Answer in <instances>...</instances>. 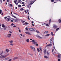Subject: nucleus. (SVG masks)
<instances>
[{
    "instance_id": "obj_1",
    "label": "nucleus",
    "mask_w": 61,
    "mask_h": 61,
    "mask_svg": "<svg viewBox=\"0 0 61 61\" xmlns=\"http://www.w3.org/2000/svg\"><path fill=\"white\" fill-rule=\"evenodd\" d=\"M9 56V54H7V55L4 56V55H2L0 56V59H1V58H5V57H6L7 56Z\"/></svg>"
},
{
    "instance_id": "obj_2",
    "label": "nucleus",
    "mask_w": 61,
    "mask_h": 61,
    "mask_svg": "<svg viewBox=\"0 0 61 61\" xmlns=\"http://www.w3.org/2000/svg\"><path fill=\"white\" fill-rule=\"evenodd\" d=\"M30 42H33V43H32L33 45L34 44V45H36L37 44V42H35V41L34 40H33L32 41H30Z\"/></svg>"
},
{
    "instance_id": "obj_3",
    "label": "nucleus",
    "mask_w": 61,
    "mask_h": 61,
    "mask_svg": "<svg viewBox=\"0 0 61 61\" xmlns=\"http://www.w3.org/2000/svg\"><path fill=\"white\" fill-rule=\"evenodd\" d=\"M29 30L32 31H36V30L35 28H30V29H29Z\"/></svg>"
},
{
    "instance_id": "obj_4",
    "label": "nucleus",
    "mask_w": 61,
    "mask_h": 61,
    "mask_svg": "<svg viewBox=\"0 0 61 61\" xmlns=\"http://www.w3.org/2000/svg\"><path fill=\"white\" fill-rule=\"evenodd\" d=\"M30 47L31 48L32 50H33V51H35V47L31 46Z\"/></svg>"
},
{
    "instance_id": "obj_5",
    "label": "nucleus",
    "mask_w": 61,
    "mask_h": 61,
    "mask_svg": "<svg viewBox=\"0 0 61 61\" xmlns=\"http://www.w3.org/2000/svg\"><path fill=\"white\" fill-rule=\"evenodd\" d=\"M11 34H8L7 35L6 37L7 38H10L11 37Z\"/></svg>"
},
{
    "instance_id": "obj_6",
    "label": "nucleus",
    "mask_w": 61,
    "mask_h": 61,
    "mask_svg": "<svg viewBox=\"0 0 61 61\" xmlns=\"http://www.w3.org/2000/svg\"><path fill=\"white\" fill-rule=\"evenodd\" d=\"M36 0H35L34 1L33 3V1H31L30 2V4L29 5H32L33 4V3H34V2H35V1Z\"/></svg>"
},
{
    "instance_id": "obj_7",
    "label": "nucleus",
    "mask_w": 61,
    "mask_h": 61,
    "mask_svg": "<svg viewBox=\"0 0 61 61\" xmlns=\"http://www.w3.org/2000/svg\"><path fill=\"white\" fill-rule=\"evenodd\" d=\"M13 20H14V21L15 22H17L18 21H19V20L18 19H17L16 20H15L14 19H13Z\"/></svg>"
},
{
    "instance_id": "obj_8",
    "label": "nucleus",
    "mask_w": 61,
    "mask_h": 61,
    "mask_svg": "<svg viewBox=\"0 0 61 61\" xmlns=\"http://www.w3.org/2000/svg\"><path fill=\"white\" fill-rule=\"evenodd\" d=\"M57 27V26H56V25H54L53 27V28H54V29H56V28Z\"/></svg>"
},
{
    "instance_id": "obj_9",
    "label": "nucleus",
    "mask_w": 61,
    "mask_h": 61,
    "mask_svg": "<svg viewBox=\"0 0 61 61\" xmlns=\"http://www.w3.org/2000/svg\"><path fill=\"white\" fill-rule=\"evenodd\" d=\"M58 58H61V56L60 54H59L56 56Z\"/></svg>"
},
{
    "instance_id": "obj_10",
    "label": "nucleus",
    "mask_w": 61,
    "mask_h": 61,
    "mask_svg": "<svg viewBox=\"0 0 61 61\" xmlns=\"http://www.w3.org/2000/svg\"><path fill=\"white\" fill-rule=\"evenodd\" d=\"M37 36V37H39V38H41V39H43V38L42 37H40V36L38 35H36Z\"/></svg>"
},
{
    "instance_id": "obj_11",
    "label": "nucleus",
    "mask_w": 61,
    "mask_h": 61,
    "mask_svg": "<svg viewBox=\"0 0 61 61\" xmlns=\"http://www.w3.org/2000/svg\"><path fill=\"white\" fill-rule=\"evenodd\" d=\"M53 38H51V39L50 41V43H51V44L52 43V42H53Z\"/></svg>"
},
{
    "instance_id": "obj_12",
    "label": "nucleus",
    "mask_w": 61,
    "mask_h": 61,
    "mask_svg": "<svg viewBox=\"0 0 61 61\" xmlns=\"http://www.w3.org/2000/svg\"><path fill=\"white\" fill-rule=\"evenodd\" d=\"M25 33L26 34H28V35H31V33H30L29 32H25Z\"/></svg>"
},
{
    "instance_id": "obj_13",
    "label": "nucleus",
    "mask_w": 61,
    "mask_h": 61,
    "mask_svg": "<svg viewBox=\"0 0 61 61\" xmlns=\"http://www.w3.org/2000/svg\"><path fill=\"white\" fill-rule=\"evenodd\" d=\"M11 20V18H7V20L8 21H10V20Z\"/></svg>"
},
{
    "instance_id": "obj_14",
    "label": "nucleus",
    "mask_w": 61,
    "mask_h": 61,
    "mask_svg": "<svg viewBox=\"0 0 61 61\" xmlns=\"http://www.w3.org/2000/svg\"><path fill=\"white\" fill-rule=\"evenodd\" d=\"M28 23L27 22H25V23L23 24V25H28Z\"/></svg>"
},
{
    "instance_id": "obj_15",
    "label": "nucleus",
    "mask_w": 61,
    "mask_h": 61,
    "mask_svg": "<svg viewBox=\"0 0 61 61\" xmlns=\"http://www.w3.org/2000/svg\"><path fill=\"white\" fill-rule=\"evenodd\" d=\"M18 3H20V4H21V2H22V1L21 0H19L18 1Z\"/></svg>"
},
{
    "instance_id": "obj_16",
    "label": "nucleus",
    "mask_w": 61,
    "mask_h": 61,
    "mask_svg": "<svg viewBox=\"0 0 61 61\" xmlns=\"http://www.w3.org/2000/svg\"><path fill=\"white\" fill-rule=\"evenodd\" d=\"M44 58L46 59L48 58V57L46 56H45L44 57Z\"/></svg>"
},
{
    "instance_id": "obj_17",
    "label": "nucleus",
    "mask_w": 61,
    "mask_h": 61,
    "mask_svg": "<svg viewBox=\"0 0 61 61\" xmlns=\"http://www.w3.org/2000/svg\"><path fill=\"white\" fill-rule=\"evenodd\" d=\"M46 50L45 49L44 50V54H46Z\"/></svg>"
},
{
    "instance_id": "obj_18",
    "label": "nucleus",
    "mask_w": 61,
    "mask_h": 61,
    "mask_svg": "<svg viewBox=\"0 0 61 61\" xmlns=\"http://www.w3.org/2000/svg\"><path fill=\"white\" fill-rule=\"evenodd\" d=\"M18 59V57H15L14 58V60H15V59Z\"/></svg>"
},
{
    "instance_id": "obj_19",
    "label": "nucleus",
    "mask_w": 61,
    "mask_h": 61,
    "mask_svg": "<svg viewBox=\"0 0 61 61\" xmlns=\"http://www.w3.org/2000/svg\"><path fill=\"white\" fill-rule=\"evenodd\" d=\"M2 26L3 27H5V25L4 24H2Z\"/></svg>"
},
{
    "instance_id": "obj_20",
    "label": "nucleus",
    "mask_w": 61,
    "mask_h": 61,
    "mask_svg": "<svg viewBox=\"0 0 61 61\" xmlns=\"http://www.w3.org/2000/svg\"><path fill=\"white\" fill-rule=\"evenodd\" d=\"M12 16L13 17H14V18H16V19H17V18H16V17L15 16H14V15H12Z\"/></svg>"
},
{
    "instance_id": "obj_21",
    "label": "nucleus",
    "mask_w": 61,
    "mask_h": 61,
    "mask_svg": "<svg viewBox=\"0 0 61 61\" xmlns=\"http://www.w3.org/2000/svg\"><path fill=\"white\" fill-rule=\"evenodd\" d=\"M52 45L51 43H50L47 46H52Z\"/></svg>"
},
{
    "instance_id": "obj_22",
    "label": "nucleus",
    "mask_w": 61,
    "mask_h": 61,
    "mask_svg": "<svg viewBox=\"0 0 61 61\" xmlns=\"http://www.w3.org/2000/svg\"><path fill=\"white\" fill-rule=\"evenodd\" d=\"M48 31H45L44 32V34H48Z\"/></svg>"
},
{
    "instance_id": "obj_23",
    "label": "nucleus",
    "mask_w": 61,
    "mask_h": 61,
    "mask_svg": "<svg viewBox=\"0 0 61 61\" xmlns=\"http://www.w3.org/2000/svg\"><path fill=\"white\" fill-rule=\"evenodd\" d=\"M9 42L11 43H13V41H9Z\"/></svg>"
},
{
    "instance_id": "obj_24",
    "label": "nucleus",
    "mask_w": 61,
    "mask_h": 61,
    "mask_svg": "<svg viewBox=\"0 0 61 61\" xmlns=\"http://www.w3.org/2000/svg\"><path fill=\"white\" fill-rule=\"evenodd\" d=\"M39 49H40V50L41 51H42V48H41V47H40L39 48Z\"/></svg>"
},
{
    "instance_id": "obj_25",
    "label": "nucleus",
    "mask_w": 61,
    "mask_h": 61,
    "mask_svg": "<svg viewBox=\"0 0 61 61\" xmlns=\"http://www.w3.org/2000/svg\"><path fill=\"white\" fill-rule=\"evenodd\" d=\"M24 10V9H23L22 8L21 9H20V10L21 11H23Z\"/></svg>"
},
{
    "instance_id": "obj_26",
    "label": "nucleus",
    "mask_w": 61,
    "mask_h": 61,
    "mask_svg": "<svg viewBox=\"0 0 61 61\" xmlns=\"http://www.w3.org/2000/svg\"><path fill=\"white\" fill-rule=\"evenodd\" d=\"M58 21L59 23H61V20L60 19H59L58 20Z\"/></svg>"
},
{
    "instance_id": "obj_27",
    "label": "nucleus",
    "mask_w": 61,
    "mask_h": 61,
    "mask_svg": "<svg viewBox=\"0 0 61 61\" xmlns=\"http://www.w3.org/2000/svg\"><path fill=\"white\" fill-rule=\"evenodd\" d=\"M37 50L38 51V52H40V50H39V49L38 48H37Z\"/></svg>"
},
{
    "instance_id": "obj_28",
    "label": "nucleus",
    "mask_w": 61,
    "mask_h": 61,
    "mask_svg": "<svg viewBox=\"0 0 61 61\" xmlns=\"http://www.w3.org/2000/svg\"><path fill=\"white\" fill-rule=\"evenodd\" d=\"M49 35H50V34H48L46 35L45 36H49Z\"/></svg>"
},
{
    "instance_id": "obj_29",
    "label": "nucleus",
    "mask_w": 61,
    "mask_h": 61,
    "mask_svg": "<svg viewBox=\"0 0 61 61\" xmlns=\"http://www.w3.org/2000/svg\"><path fill=\"white\" fill-rule=\"evenodd\" d=\"M29 39H27L26 40V41L27 42H29Z\"/></svg>"
},
{
    "instance_id": "obj_30",
    "label": "nucleus",
    "mask_w": 61,
    "mask_h": 61,
    "mask_svg": "<svg viewBox=\"0 0 61 61\" xmlns=\"http://www.w3.org/2000/svg\"><path fill=\"white\" fill-rule=\"evenodd\" d=\"M51 34L52 36H54V34H53V32H51Z\"/></svg>"
},
{
    "instance_id": "obj_31",
    "label": "nucleus",
    "mask_w": 61,
    "mask_h": 61,
    "mask_svg": "<svg viewBox=\"0 0 61 61\" xmlns=\"http://www.w3.org/2000/svg\"><path fill=\"white\" fill-rule=\"evenodd\" d=\"M14 44H13L12 43H10V46H13Z\"/></svg>"
},
{
    "instance_id": "obj_32",
    "label": "nucleus",
    "mask_w": 61,
    "mask_h": 61,
    "mask_svg": "<svg viewBox=\"0 0 61 61\" xmlns=\"http://www.w3.org/2000/svg\"><path fill=\"white\" fill-rule=\"evenodd\" d=\"M26 30L27 31H28V28L27 27H26L25 28Z\"/></svg>"
},
{
    "instance_id": "obj_33",
    "label": "nucleus",
    "mask_w": 61,
    "mask_h": 61,
    "mask_svg": "<svg viewBox=\"0 0 61 61\" xmlns=\"http://www.w3.org/2000/svg\"><path fill=\"white\" fill-rule=\"evenodd\" d=\"M47 55H49V53H48V51H47Z\"/></svg>"
},
{
    "instance_id": "obj_34",
    "label": "nucleus",
    "mask_w": 61,
    "mask_h": 61,
    "mask_svg": "<svg viewBox=\"0 0 61 61\" xmlns=\"http://www.w3.org/2000/svg\"><path fill=\"white\" fill-rule=\"evenodd\" d=\"M6 51H7V52H8V51H9V50H8V49H6Z\"/></svg>"
},
{
    "instance_id": "obj_35",
    "label": "nucleus",
    "mask_w": 61,
    "mask_h": 61,
    "mask_svg": "<svg viewBox=\"0 0 61 61\" xmlns=\"http://www.w3.org/2000/svg\"><path fill=\"white\" fill-rule=\"evenodd\" d=\"M46 26H49V25H48V24H46Z\"/></svg>"
},
{
    "instance_id": "obj_36",
    "label": "nucleus",
    "mask_w": 61,
    "mask_h": 61,
    "mask_svg": "<svg viewBox=\"0 0 61 61\" xmlns=\"http://www.w3.org/2000/svg\"><path fill=\"white\" fill-rule=\"evenodd\" d=\"M5 60H8V57L5 59Z\"/></svg>"
},
{
    "instance_id": "obj_37",
    "label": "nucleus",
    "mask_w": 61,
    "mask_h": 61,
    "mask_svg": "<svg viewBox=\"0 0 61 61\" xmlns=\"http://www.w3.org/2000/svg\"><path fill=\"white\" fill-rule=\"evenodd\" d=\"M59 28H57L56 29V31H58V29H59Z\"/></svg>"
},
{
    "instance_id": "obj_38",
    "label": "nucleus",
    "mask_w": 61,
    "mask_h": 61,
    "mask_svg": "<svg viewBox=\"0 0 61 61\" xmlns=\"http://www.w3.org/2000/svg\"><path fill=\"white\" fill-rule=\"evenodd\" d=\"M36 32L38 33H40L39 32V31H38V30H36Z\"/></svg>"
},
{
    "instance_id": "obj_39",
    "label": "nucleus",
    "mask_w": 61,
    "mask_h": 61,
    "mask_svg": "<svg viewBox=\"0 0 61 61\" xmlns=\"http://www.w3.org/2000/svg\"><path fill=\"white\" fill-rule=\"evenodd\" d=\"M10 6H13V5H12V4H10Z\"/></svg>"
},
{
    "instance_id": "obj_40",
    "label": "nucleus",
    "mask_w": 61,
    "mask_h": 61,
    "mask_svg": "<svg viewBox=\"0 0 61 61\" xmlns=\"http://www.w3.org/2000/svg\"><path fill=\"white\" fill-rule=\"evenodd\" d=\"M13 25H14V24L13 23H12L11 25V26H12Z\"/></svg>"
},
{
    "instance_id": "obj_41",
    "label": "nucleus",
    "mask_w": 61,
    "mask_h": 61,
    "mask_svg": "<svg viewBox=\"0 0 61 61\" xmlns=\"http://www.w3.org/2000/svg\"><path fill=\"white\" fill-rule=\"evenodd\" d=\"M53 47L54 48V49H55V46H54V44L53 43Z\"/></svg>"
},
{
    "instance_id": "obj_42",
    "label": "nucleus",
    "mask_w": 61,
    "mask_h": 61,
    "mask_svg": "<svg viewBox=\"0 0 61 61\" xmlns=\"http://www.w3.org/2000/svg\"><path fill=\"white\" fill-rule=\"evenodd\" d=\"M13 26V27H16V26H15V25Z\"/></svg>"
},
{
    "instance_id": "obj_43",
    "label": "nucleus",
    "mask_w": 61,
    "mask_h": 61,
    "mask_svg": "<svg viewBox=\"0 0 61 61\" xmlns=\"http://www.w3.org/2000/svg\"><path fill=\"white\" fill-rule=\"evenodd\" d=\"M3 52H1L0 54V55H2L3 54Z\"/></svg>"
},
{
    "instance_id": "obj_44",
    "label": "nucleus",
    "mask_w": 61,
    "mask_h": 61,
    "mask_svg": "<svg viewBox=\"0 0 61 61\" xmlns=\"http://www.w3.org/2000/svg\"><path fill=\"white\" fill-rule=\"evenodd\" d=\"M51 19H50L49 20V23H51Z\"/></svg>"
},
{
    "instance_id": "obj_45",
    "label": "nucleus",
    "mask_w": 61,
    "mask_h": 61,
    "mask_svg": "<svg viewBox=\"0 0 61 61\" xmlns=\"http://www.w3.org/2000/svg\"><path fill=\"white\" fill-rule=\"evenodd\" d=\"M51 2H54V0H51Z\"/></svg>"
},
{
    "instance_id": "obj_46",
    "label": "nucleus",
    "mask_w": 61,
    "mask_h": 61,
    "mask_svg": "<svg viewBox=\"0 0 61 61\" xmlns=\"http://www.w3.org/2000/svg\"><path fill=\"white\" fill-rule=\"evenodd\" d=\"M21 5H18V6H19V7H21Z\"/></svg>"
},
{
    "instance_id": "obj_47",
    "label": "nucleus",
    "mask_w": 61,
    "mask_h": 61,
    "mask_svg": "<svg viewBox=\"0 0 61 61\" xmlns=\"http://www.w3.org/2000/svg\"><path fill=\"white\" fill-rule=\"evenodd\" d=\"M6 27H5V28H4V30H6Z\"/></svg>"
},
{
    "instance_id": "obj_48",
    "label": "nucleus",
    "mask_w": 61,
    "mask_h": 61,
    "mask_svg": "<svg viewBox=\"0 0 61 61\" xmlns=\"http://www.w3.org/2000/svg\"><path fill=\"white\" fill-rule=\"evenodd\" d=\"M58 61H60V59H58Z\"/></svg>"
},
{
    "instance_id": "obj_49",
    "label": "nucleus",
    "mask_w": 61,
    "mask_h": 61,
    "mask_svg": "<svg viewBox=\"0 0 61 61\" xmlns=\"http://www.w3.org/2000/svg\"><path fill=\"white\" fill-rule=\"evenodd\" d=\"M36 46H38V44L37 43V44H36Z\"/></svg>"
},
{
    "instance_id": "obj_50",
    "label": "nucleus",
    "mask_w": 61,
    "mask_h": 61,
    "mask_svg": "<svg viewBox=\"0 0 61 61\" xmlns=\"http://www.w3.org/2000/svg\"><path fill=\"white\" fill-rule=\"evenodd\" d=\"M11 60H12V59H10L9 60H8V61H11Z\"/></svg>"
},
{
    "instance_id": "obj_51",
    "label": "nucleus",
    "mask_w": 61,
    "mask_h": 61,
    "mask_svg": "<svg viewBox=\"0 0 61 61\" xmlns=\"http://www.w3.org/2000/svg\"><path fill=\"white\" fill-rule=\"evenodd\" d=\"M52 52H54V49H53L52 50Z\"/></svg>"
},
{
    "instance_id": "obj_52",
    "label": "nucleus",
    "mask_w": 61,
    "mask_h": 61,
    "mask_svg": "<svg viewBox=\"0 0 61 61\" xmlns=\"http://www.w3.org/2000/svg\"><path fill=\"white\" fill-rule=\"evenodd\" d=\"M22 23H24V22H25V21H22Z\"/></svg>"
},
{
    "instance_id": "obj_53",
    "label": "nucleus",
    "mask_w": 61,
    "mask_h": 61,
    "mask_svg": "<svg viewBox=\"0 0 61 61\" xmlns=\"http://www.w3.org/2000/svg\"><path fill=\"white\" fill-rule=\"evenodd\" d=\"M9 32H10V33H12V31H9Z\"/></svg>"
},
{
    "instance_id": "obj_54",
    "label": "nucleus",
    "mask_w": 61,
    "mask_h": 61,
    "mask_svg": "<svg viewBox=\"0 0 61 61\" xmlns=\"http://www.w3.org/2000/svg\"><path fill=\"white\" fill-rule=\"evenodd\" d=\"M14 2L15 3H16V1L15 0L14 1Z\"/></svg>"
},
{
    "instance_id": "obj_55",
    "label": "nucleus",
    "mask_w": 61,
    "mask_h": 61,
    "mask_svg": "<svg viewBox=\"0 0 61 61\" xmlns=\"http://www.w3.org/2000/svg\"><path fill=\"white\" fill-rule=\"evenodd\" d=\"M19 32H21V30H19Z\"/></svg>"
},
{
    "instance_id": "obj_56",
    "label": "nucleus",
    "mask_w": 61,
    "mask_h": 61,
    "mask_svg": "<svg viewBox=\"0 0 61 61\" xmlns=\"http://www.w3.org/2000/svg\"><path fill=\"white\" fill-rule=\"evenodd\" d=\"M11 22H14V21H13V20H11Z\"/></svg>"
},
{
    "instance_id": "obj_57",
    "label": "nucleus",
    "mask_w": 61,
    "mask_h": 61,
    "mask_svg": "<svg viewBox=\"0 0 61 61\" xmlns=\"http://www.w3.org/2000/svg\"><path fill=\"white\" fill-rule=\"evenodd\" d=\"M24 12H25L26 13H27V12H26V10H25Z\"/></svg>"
},
{
    "instance_id": "obj_58",
    "label": "nucleus",
    "mask_w": 61,
    "mask_h": 61,
    "mask_svg": "<svg viewBox=\"0 0 61 61\" xmlns=\"http://www.w3.org/2000/svg\"><path fill=\"white\" fill-rule=\"evenodd\" d=\"M31 23L32 24H33V23H34V21H32Z\"/></svg>"
},
{
    "instance_id": "obj_59",
    "label": "nucleus",
    "mask_w": 61,
    "mask_h": 61,
    "mask_svg": "<svg viewBox=\"0 0 61 61\" xmlns=\"http://www.w3.org/2000/svg\"><path fill=\"white\" fill-rule=\"evenodd\" d=\"M28 19L29 20H30V19L29 18V17H28Z\"/></svg>"
},
{
    "instance_id": "obj_60",
    "label": "nucleus",
    "mask_w": 61,
    "mask_h": 61,
    "mask_svg": "<svg viewBox=\"0 0 61 61\" xmlns=\"http://www.w3.org/2000/svg\"><path fill=\"white\" fill-rule=\"evenodd\" d=\"M6 18H7V17H4L5 19H6Z\"/></svg>"
},
{
    "instance_id": "obj_61",
    "label": "nucleus",
    "mask_w": 61,
    "mask_h": 61,
    "mask_svg": "<svg viewBox=\"0 0 61 61\" xmlns=\"http://www.w3.org/2000/svg\"><path fill=\"white\" fill-rule=\"evenodd\" d=\"M23 37H25V35H23Z\"/></svg>"
},
{
    "instance_id": "obj_62",
    "label": "nucleus",
    "mask_w": 61,
    "mask_h": 61,
    "mask_svg": "<svg viewBox=\"0 0 61 61\" xmlns=\"http://www.w3.org/2000/svg\"><path fill=\"white\" fill-rule=\"evenodd\" d=\"M26 11L27 12H28V11H29V10H27Z\"/></svg>"
},
{
    "instance_id": "obj_63",
    "label": "nucleus",
    "mask_w": 61,
    "mask_h": 61,
    "mask_svg": "<svg viewBox=\"0 0 61 61\" xmlns=\"http://www.w3.org/2000/svg\"><path fill=\"white\" fill-rule=\"evenodd\" d=\"M20 35L21 36H23V35L21 34H20Z\"/></svg>"
},
{
    "instance_id": "obj_64",
    "label": "nucleus",
    "mask_w": 61,
    "mask_h": 61,
    "mask_svg": "<svg viewBox=\"0 0 61 61\" xmlns=\"http://www.w3.org/2000/svg\"><path fill=\"white\" fill-rule=\"evenodd\" d=\"M15 5H18V3H15Z\"/></svg>"
}]
</instances>
